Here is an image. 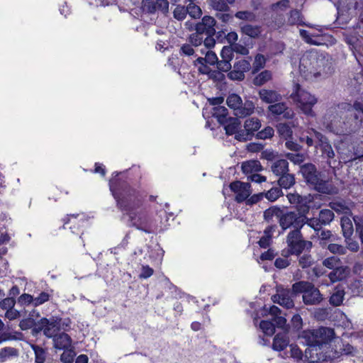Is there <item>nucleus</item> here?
<instances>
[{"instance_id":"f257e3e1","label":"nucleus","mask_w":363,"mask_h":363,"mask_svg":"<svg viewBox=\"0 0 363 363\" xmlns=\"http://www.w3.org/2000/svg\"><path fill=\"white\" fill-rule=\"evenodd\" d=\"M114 198L117 200L118 206L128 212L133 225L147 233H155L158 230V225L155 220L151 218L146 211H141L138 213L133 212L139 208L143 203L141 196L135 189L126 186L123 191L118 195L110 185Z\"/></svg>"},{"instance_id":"f03ea898","label":"nucleus","mask_w":363,"mask_h":363,"mask_svg":"<svg viewBox=\"0 0 363 363\" xmlns=\"http://www.w3.org/2000/svg\"><path fill=\"white\" fill-rule=\"evenodd\" d=\"M299 172L306 184L316 191L328 195L337 192L335 187L321 178V173L317 169L315 164L312 163L303 164L301 165Z\"/></svg>"},{"instance_id":"7ed1b4c3","label":"nucleus","mask_w":363,"mask_h":363,"mask_svg":"<svg viewBox=\"0 0 363 363\" xmlns=\"http://www.w3.org/2000/svg\"><path fill=\"white\" fill-rule=\"evenodd\" d=\"M290 98L296 103L298 107L307 116L314 117L315 112L313 111V106L318 102L317 98L311 95L309 92L302 89L299 84H296L294 86L293 92Z\"/></svg>"},{"instance_id":"20e7f679","label":"nucleus","mask_w":363,"mask_h":363,"mask_svg":"<svg viewBox=\"0 0 363 363\" xmlns=\"http://www.w3.org/2000/svg\"><path fill=\"white\" fill-rule=\"evenodd\" d=\"M293 290L296 294H302L303 301L305 305H318L323 300L320 290L315 285L308 281H301L293 284Z\"/></svg>"},{"instance_id":"39448f33","label":"nucleus","mask_w":363,"mask_h":363,"mask_svg":"<svg viewBox=\"0 0 363 363\" xmlns=\"http://www.w3.org/2000/svg\"><path fill=\"white\" fill-rule=\"evenodd\" d=\"M303 337L311 347H321L330 343L335 337L334 329L328 327H320L316 330L304 331Z\"/></svg>"},{"instance_id":"423d86ee","label":"nucleus","mask_w":363,"mask_h":363,"mask_svg":"<svg viewBox=\"0 0 363 363\" xmlns=\"http://www.w3.org/2000/svg\"><path fill=\"white\" fill-rule=\"evenodd\" d=\"M288 252L291 255L300 256L304 252H310L313 242L303 238V234L298 230H293L286 237Z\"/></svg>"},{"instance_id":"0eeeda50","label":"nucleus","mask_w":363,"mask_h":363,"mask_svg":"<svg viewBox=\"0 0 363 363\" xmlns=\"http://www.w3.org/2000/svg\"><path fill=\"white\" fill-rule=\"evenodd\" d=\"M227 105L235 111L237 117L244 118L251 115L255 110L252 101L247 100L242 103L241 97L236 94H230L226 99Z\"/></svg>"},{"instance_id":"6e6552de","label":"nucleus","mask_w":363,"mask_h":363,"mask_svg":"<svg viewBox=\"0 0 363 363\" xmlns=\"http://www.w3.org/2000/svg\"><path fill=\"white\" fill-rule=\"evenodd\" d=\"M84 215L70 214L63 219V228H69L74 234H80V238L84 242V229L89 228V220L84 218Z\"/></svg>"},{"instance_id":"1a4fd4ad","label":"nucleus","mask_w":363,"mask_h":363,"mask_svg":"<svg viewBox=\"0 0 363 363\" xmlns=\"http://www.w3.org/2000/svg\"><path fill=\"white\" fill-rule=\"evenodd\" d=\"M303 216H300L295 211H287L282 209L279 220V225L283 230L288 228H294V230L301 231L303 228Z\"/></svg>"},{"instance_id":"9d476101","label":"nucleus","mask_w":363,"mask_h":363,"mask_svg":"<svg viewBox=\"0 0 363 363\" xmlns=\"http://www.w3.org/2000/svg\"><path fill=\"white\" fill-rule=\"evenodd\" d=\"M298 294L294 293L293 288L290 290L282 286H277V294L272 296V300L274 303H279L280 306L289 309L294 307L293 297Z\"/></svg>"},{"instance_id":"9b49d317","label":"nucleus","mask_w":363,"mask_h":363,"mask_svg":"<svg viewBox=\"0 0 363 363\" xmlns=\"http://www.w3.org/2000/svg\"><path fill=\"white\" fill-rule=\"evenodd\" d=\"M261 127V122L257 118H250L245 121L244 129L240 130L235 138L239 141H247L252 139L255 132Z\"/></svg>"},{"instance_id":"f8f14e48","label":"nucleus","mask_w":363,"mask_h":363,"mask_svg":"<svg viewBox=\"0 0 363 363\" xmlns=\"http://www.w3.org/2000/svg\"><path fill=\"white\" fill-rule=\"evenodd\" d=\"M37 332L43 331L44 335L48 337H52L60 330V323L56 320H49L42 318L34 328Z\"/></svg>"},{"instance_id":"ddd939ff","label":"nucleus","mask_w":363,"mask_h":363,"mask_svg":"<svg viewBox=\"0 0 363 363\" xmlns=\"http://www.w3.org/2000/svg\"><path fill=\"white\" fill-rule=\"evenodd\" d=\"M230 188L236 194L235 201L238 203L246 201L252 193L251 185L249 182L235 181L230 184Z\"/></svg>"},{"instance_id":"4468645a","label":"nucleus","mask_w":363,"mask_h":363,"mask_svg":"<svg viewBox=\"0 0 363 363\" xmlns=\"http://www.w3.org/2000/svg\"><path fill=\"white\" fill-rule=\"evenodd\" d=\"M216 21L213 17L204 16L200 22L195 24V30L202 35H215L216 33Z\"/></svg>"},{"instance_id":"2eb2a0df","label":"nucleus","mask_w":363,"mask_h":363,"mask_svg":"<svg viewBox=\"0 0 363 363\" xmlns=\"http://www.w3.org/2000/svg\"><path fill=\"white\" fill-rule=\"evenodd\" d=\"M239 27L240 32L243 35H247L252 38H258L262 32V27L257 25L240 23Z\"/></svg>"},{"instance_id":"dca6fc26","label":"nucleus","mask_w":363,"mask_h":363,"mask_svg":"<svg viewBox=\"0 0 363 363\" xmlns=\"http://www.w3.org/2000/svg\"><path fill=\"white\" fill-rule=\"evenodd\" d=\"M261 100L267 104H273L281 100V96L274 90L262 89L259 91Z\"/></svg>"},{"instance_id":"f3484780","label":"nucleus","mask_w":363,"mask_h":363,"mask_svg":"<svg viewBox=\"0 0 363 363\" xmlns=\"http://www.w3.org/2000/svg\"><path fill=\"white\" fill-rule=\"evenodd\" d=\"M54 346L57 350L67 349L71 347L72 339L69 335L62 332L54 335Z\"/></svg>"},{"instance_id":"a211bd4d","label":"nucleus","mask_w":363,"mask_h":363,"mask_svg":"<svg viewBox=\"0 0 363 363\" xmlns=\"http://www.w3.org/2000/svg\"><path fill=\"white\" fill-rule=\"evenodd\" d=\"M350 270L347 267L339 265L328 274V278L331 282H337L345 279L349 274Z\"/></svg>"},{"instance_id":"6ab92c4d","label":"nucleus","mask_w":363,"mask_h":363,"mask_svg":"<svg viewBox=\"0 0 363 363\" xmlns=\"http://www.w3.org/2000/svg\"><path fill=\"white\" fill-rule=\"evenodd\" d=\"M317 74L321 75L322 74H330L332 72L331 62L325 57L320 55L315 57Z\"/></svg>"},{"instance_id":"aec40b11","label":"nucleus","mask_w":363,"mask_h":363,"mask_svg":"<svg viewBox=\"0 0 363 363\" xmlns=\"http://www.w3.org/2000/svg\"><path fill=\"white\" fill-rule=\"evenodd\" d=\"M289 344V339L287 334L284 332L282 333H278L275 335L272 348L277 351L284 350Z\"/></svg>"},{"instance_id":"412c9836","label":"nucleus","mask_w":363,"mask_h":363,"mask_svg":"<svg viewBox=\"0 0 363 363\" xmlns=\"http://www.w3.org/2000/svg\"><path fill=\"white\" fill-rule=\"evenodd\" d=\"M328 206L333 211L339 214H348L351 212L350 207L343 199L334 200L328 203Z\"/></svg>"},{"instance_id":"4be33fe9","label":"nucleus","mask_w":363,"mask_h":363,"mask_svg":"<svg viewBox=\"0 0 363 363\" xmlns=\"http://www.w3.org/2000/svg\"><path fill=\"white\" fill-rule=\"evenodd\" d=\"M241 123L238 118L229 117L224 125L225 133L228 135H237L239 133Z\"/></svg>"},{"instance_id":"5701e85b","label":"nucleus","mask_w":363,"mask_h":363,"mask_svg":"<svg viewBox=\"0 0 363 363\" xmlns=\"http://www.w3.org/2000/svg\"><path fill=\"white\" fill-rule=\"evenodd\" d=\"M271 169L275 175L279 177L289 172V162L286 160H278L272 164Z\"/></svg>"},{"instance_id":"b1692460","label":"nucleus","mask_w":363,"mask_h":363,"mask_svg":"<svg viewBox=\"0 0 363 363\" xmlns=\"http://www.w3.org/2000/svg\"><path fill=\"white\" fill-rule=\"evenodd\" d=\"M228 110L222 106H216L213 108L212 116L217 118L218 122L221 125H225L228 118Z\"/></svg>"},{"instance_id":"393cba45","label":"nucleus","mask_w":363,"mask_h":363,"mask_svg":"<svg viewBox=\"0 0 363 363\" xmlns=\"http://www.w3.org/2000/svg\"><path fill=\"white\" fill-rule=\"evenodd\" d=\"M296 183V179L294 174H291L287 172L286 174H284L279 176L278 179V184L281 188L284 189H289L293 186Z\"/></svg>"},{"instance_id":"a878e982","label":"nucleus","mask_w":363,"mask_h":363,"mask_svg":"<svg viewBox=\"0 0 363 363\" xmlns=\"http://www.w3.org/2000/svg\"><path fill=\"white\" fill-rule=\"evenodd\" d=\"M303 16L300 11L297 9H293L289 12V16L287 19V23L289 25L294 26V25H301V26H309L308 25L306 24L303 21Z\"/></svg>"},{"instance_id":"bb28decb","label":"nucleus","mask_w":363,"mask_h":363,"mask_svg":"<svg viewBox=\"0 0 363 363\" xmlns=\"http://www.w3.org/2000/svg\"><path fill=\"white\" fill-rule=\"evenodd\" d=\"M340 222L343 236L345 239H348L352 236L354 232L352 222L351 219L347 216L342 217Z\"/></svg>"},{"instance_id":"cd10ccee","label":"nucleus","mask_w":363,"mask_h":363,"mask_svg":"<svg viewBox=\"0 0 363 363\" xmlns=\"http://www.w3.org/2000/svg\"><path fill=\"white\" fill-rule=\"evenodd\" d=\"M282 209L278 206H272L264 211V220L269 223L272 221L273 218L276 216L280 220Z\"/></svg>"},{"instance_id":"c85d7f7f","label":"nucleus","mask_w":363,"mask_h":363,"mask_svg":"<svg viewBox=\"0 0 363 363\" xmlns=\"http://www.w3.org/2000/svg\"><path fill=\"white\" fill-rule=\"evenodd\" d=\"M310 252H304L298 257V265L302 269H307L312 267L315 264L314 258L309 253Z\"/></svg>"},{"instance_id":"c756f323","label":"nucleus","mask_w":363,"mask_h":363,"mask_svg":"<svg viewBox=\"0 0 363 363\" xmlns=\"http://www.w3.org/2000/svg\"><path fill=\"white\" fill-rule=\"evenodd\" d=\"M318 218L323 225H328L334 220L335 214L331 209H322L319 212Z\"/></svg>"},{"instance_id":"7c9ffc66","label":"nucleus","mask_w":363,"mask_h":363,"mask_svg":"<svg viewBox=\"0 0 363 363\" xmlns=\"http://www.w3.org/2000/svg\"><path fill=\"white\" fill-rule=\"evenodd\" d=\"M315 147L316 148L319 147L323 154L325 155L327 157L330 159L335 157V152L328 138L323 141V143L315 144Z\"/></svg>"},{"instance_id":"2f4dec72","label":"nucleus","mask_w":363,"mask_h":363,"mask_svg":"<svg viewBox=\"0 0 363 363\" xmlns=\"http://www.w3.org/2000/svg\"><path fill=\"white\" fill-rule=\"evenodd\" d=\"M228 3L226 0H211L210 6L213 9L220 11V12H228L230 10V6H228Z\"/></svg>"},{"instance_id":"473e14b6","label":"nucleus","mask_w":363,"mask_h":363,"mask_svg":"<svg viewBox=\"0 0 363 363\" xmlns=\"http://www.w3.org/2000/svg\"><path fill=\"white\" fill-rule=\"evenodd\" d=\"M35 353V363H44L46 359V351L42 347L33 345L31 346Z\"/></svg>"},{"instance_id":"72a5a7b5","label":"nucleus","mask_w":363,"mask_h":363,"mask_svg":"<svg viewBox=\"0 0 363 363\" xmlns=\"http://www.w3.org/2000/svg\"><path fill=\"white\" fill-rule=\"evenodd\" d=\"M344 296V290L337 289L331 295L329 299V302L333 306H339L343 301Z\"/></svg>"},{"instance_id":"f704fd0d","label":"nucleus","mask_w":363,"mask_h":363,"mask_svg":"<svg viewBox=\"0 0 363 363\" xmlns=\"http://www.w3.org/2000/svg\"><path fill=\"white\" fill-rule=\"evenodd\" d=\"M76 357V352L73 347H69L67 349H63V352L60 356V360L63 363H73Z\"/></svg>"},{"instance_id":"c9c22d12","label":"nucleus","mask_w":363,"mask_h":363,"mask_svg":"<svg viewBox=\"0 0 363 363\" xmlns=\"http://www.w3.org/2000/svg\"><path fill=\"white\" fill-rule=\"evenodd\" d=\"M272 78V74L268 70H264L256 76L253 79V84L256 86H262Z\"/></svg>"},{"instance_id":"e433bc0d","label":"nucleus","mask_w":363,"mask_h":363,"mask_svg":"<svg viewBox=\"0 0 363 363\" xmlns=\"http://www.w3.org/2000/svg\"><path fill=\"white\" fill-rule=\"evenodd\" d=\"M235 18L247 22H254L256 21V15L250 11H239L235 14Z\"/></svg>"},{"instance_id":"4c0bfd02","label":"nucleus","mask_w":363,"mask_h":363,"mask_svg":"<svg viewBox=\"0 0 363 363\" xmlns=\"http://www.w3.org/2000/svg\"><path fill=\"white\" fill-rule=\"evenodd\" d=\"M304 218L303 226L306 224L316 232H319L322 230L323 225L318 218H309L307 216H304Z\"/></svg>"},{"instance_id":"58836bf2","label":"nucleus","mask_w":363,"mask_h":363,"mask_svg":"<svg viewBox=\"0 0 363 363\" xmlns=\"http://www.w3.org/2000/svg\"><path fill=\"white\" fill-rule=\"evenodd\" d=\"M186 10H188L187 14H189L194 19H199L202 16V10L196 4H189L186 6Z\"/></svg>"},{"instance_id":"ea45409f","label":"nucleus","mask_w":363,"mask_h":363,"mask_svg":"<svg viewBox=\"0 0 363 363\" xmlns=\"http://www.w3.org/2000/svg\"><path fill=\"white\" fill-rule=\"evenodd\" d=\"M277 128L279 135L286 140L292 135V130L286 123H280L277 125Z\"/></svg>"},{"instance_id":"a19ab883","label":"nucleus","mask_w":363,"mask_h":363,"mask_svg":"<svg viewBox=\"0 0 363 363\" xmlns=\"http://www.w3.org/2000/svg\"><path fill=\"white\" fill-rule=\"evenodd\" d=\"M187 13L188 10L185 6L178 4L173 11V16L176 20L182 21L186 18Z\"/></svg>"},{"instance_id":"79ce46f5","label":"nucleus","mask_w":363,"mask_h":363,"mask_svg":"<svg viewBox=\"0 0 363 363\" xmlns=\"http://www.w3.org/2000/svg\"><path fill=\"white\" fill-rule=\"evenodd\" d=\"M287 197L291 203L300 204L303 202H311L313 200V198L311 196V195H309L308 199L306 196L303 197L298 194H289Z\"/></svg>"},{"instance_id":"37998d69","label":"nucleus","mask_w":363,"mask_h":363,"mask_svg":"<svg viewBox=\"0 0 363 363\" xmlns=\"http://www.w3.org/2000/svg\"><path fill=\"white\" fill-rule=\"evenodd\" d=\"M265 197L270 201H274L282 195V191L279 187H273L267 192L264 193Z\"/></svg>"},{"instance_id":"c03bdc74","label":"nucleus","mask_w":363,"mask_h":363,"mask_svg":"<svg viewBox=\"0 0 363 363\" xmlns=\"http://www.w3.org/2000/svg\"><path fill=\"white\" fill-rule=\"evenodd\" d=\"M259 327L267 335H272L275 333V328L272 321L262 320Z\"/></svg>"},{"instance_id":"a18cd8bd","label":"nucleus","mask_w":363,"mask_h":363,"mask_svg":"<svg viewBox=\"0 0 363 363\" xmlns=\"http://www.w3.org/2000/svg\"><path fill=\"white\" fill-rule=\"evenodd\" d=\"M340 259L335 256L328 257L325 259L323 262V266L330 269H334L335 268L340 265Z\"/></svg>"},{"instance_id":"49530a36","label":"nucleus","mask_w":363,"mask_h":363,"mask_svg":"<svg viewBox=\"0 0 363 363\" xmlns=\"http://www.w3.org/2000/svg\"><path fill=\"white\" fill-rule=\"evenodd\" d=\"M286 104L285 103H277L268 107L269 111L274 116H281L284 112Z\"/></svg>"},{"instance_id":"de8ad7c7","label":"nucleus","mask_w":363,"mask_h":363,"mask_svg":"<svg viewBox=\"0 0 363 363\" xmlns=\"http://www.w3.org/2000/svg\"><path fill=\"white\" fill-rule=\"evenodd\" d=\"M142 9L143 11L153 14L156 12L155 1L154 0H142Z\"/></svg>"},{"instance_id":"09e8293b","label":"nucleus","mask_w":363,"mask_h":363,"mask_svg":"<svg viewBox=\"0 0 363 363\" xmlns=\"http://www.w3.org/2000/svg\"><path fill=\"white\" fill-rule=\"evenodd\" d=\"M286 157L295 164H301L306 159L302 153H287Z\"/></svg>"},{"instance_id":"8fccbe9b","label":"nucleus","mask_w":363,"mask_h":363,"mask_svg":"<svg viewBox=\"0 0 363 363\" xmlns=\"http://www.w3.org/2000/svg\"><path fill=\"white\" fill-rule=\"evenodd\" d=\"M169 5L168 0H155L156 11H161L164 15L169 13Z\"/></svg>"},{"instance_id":"3c124183","label":"nucleus","mask_w":363,"mask_h":363,"mask_svg":"<svg viewBox=\"0 0 363 363\" xmlns=\"http://www.w3.org/2000/svg\"><path fill=\"white\" fill-rule=\"evenodd\" d=\"M233 68L245 74L250 70V63L246 60H241L234 64Z\"/></svg>"},{"instance_id":"603ef678","label":"nucleus","mask_w":363,"mask_h":363,"mask_svg":"<svg viewBox=\"0 0 363 363\" xmlns=\"http://www.w3.org/2000/svg\"><path fill=\"white\" fill-rule=\"evenodd\" d=\"M50 294L45 291H42L37 297L34 298V306H38L48 301Z\"/></svg>"},{"instance_id":"864d4df0","label":"nucleus","mask_w":363,"mask_h":363,"mask_svg":"<svg viewBox=\"0 0 363 363\" xmlns=\"http://www.w3.org/2000/svg\"><path fill=\"white\" fill-rule=\"evenodd\" d=\"M328 250L333 254L345 255L346 253V248L339 244L331 243L328 245Z\"/></svg>"},{"instance_id":"5fc2aeb1","label":"nucleus","mask_w":363,"mask_h":363,"mask_svg":"<svg viewBox=\"0 0 363 363\" xmlns=\"http://www.w3.org/2000/svg\"><path fill=\"white\" fill-rule=\"evenodd\" d=\"M18 302L21 306H28L33 304L34 306V298L28 294H23L18 299Z\"/></svg>"},{"instance_id":"6e6d98bb","label":"nucleus","mask_w":363,"mask_h":363,"mask_svg":"<svg viewBox=\"0 0 363 363\" xmlns=\"http://www.w3.org/2000/svg\"><path fill=\"white\" fill-rule=\"evenodd\" d=\"M217 69L222 72H228L231 68L232 65L230 64V61L222 59L221 60H218L216 63Z\"/></svg>"},{"instance_id":"4d7b16f0","label":"nucleus","mask_w":363,"mask_h":363,"mask_svg":"<svg viewBox=\"0 0 363 363\" xmlns=\"http://www.w3.org/2000/svg\"><path fill=\"white\" fill-rule=\"evenodd\" d=\"M274 129L272 127L267 126L257 133V138L262 140L269 138L274 135Z\"/></svg>"},{"instance_id":"13d9d810","label":"nucleus","mask_w":363,"mask_h":363,"mask_svg":"<svg viewBox=\"0 0 363 363\" xmlns=\"http://www.w3.org/2000/svg\"><path fill=\"white\" fill-rule=\"evenodd\" d=\"M16 303V299L13 297H7L3 298L0 302V306L2 309L9 310L12 308Z\"/></svg>"},{"instance_id":"bf43d9fd","label":"nucleus","mask_w":363,"mask_h":363,"mask_svg":"<svg viewBox=\"0 0 363 363\" xmlns=\"http://www.w3.org/2000/svg\"><path fill=\"white\" fill-rule=\"evenodd\" d=\"M208 78L213 80L214 82H221L225 79V76L220 70H211L208 72Z\"/></svg>"},{"instance_id":"052dcab7","label":"nucleus","mask_w":363,"mask_h":363,"mask_svg":"<svg viewBox=\"0 0 363 363\" xmlns=\"http://www.w3.org/2000/svg\"><path fill=\"white\" fill-rule=\"evenodd\" d=\"M265 58L263 55L257 54L255 56V62L253 63V67L255 71H258L261 68L264 67L265 65Z\"/></svg>"},{"instance_id":"680f3d73","label":"nucleus","mask_w":363,"mask_h":363,"mask_svg":"<svg viewBox=\"0 0 363 363\" xmlns=\"http://www.w3.org/2000/svg\"><path fill=\"white\" fill-rule=\"evenodd\" d=\"M201 35L202 34L198 33V32L196 31V33L190 35L189 42L191 44V45L196 47L201 45L203 43V37H201Z\"/></svg>"},{"instance_id":"e2e57ef3","label":"nucleus","mask_w":363,"mask_h":363,"mask_svg":"<svg viewBox=\"0 0 363 363\" xmlns=\"http://www.w3.org/2000/svg\"><path fill=\"white\" fill-rule=\"evenodd\" d=\"M220 56L222 59L231 61L233 58V50L232 47L225 46L221 50Z\"/></svg>"},{"instance_id":"0e129e2a","label":"nucleus","mask_w":363,"mask_h":363,"mask_svg":"<svg viewBox=\"0 0 363 363\" xmlns=\"http://www.w3.org/2000/svg\"><path fill=\"white\" fill-rule=\"evenodd\" d=\"M291 357L296 360H301L303 357L302 351L298 348L297 345H290Z\"/></svg>"},{"instance_id":"69168bd1","label":"nucleus","mask_w":363,"mask_h":363,"mask_svg":"<svg viewBox=\"0 0 363 363\" xmlns=\"http://www.w3.org/2000/svg\"><path fill=\"white\" fill-rule=\"evenodd\" d=\"M257 165L256 160H250L247 162H245L242 164V170L244 173L248 174L254 172V167Z\"/></svg>"},{"instance_id":"338daca9","label":"nucleus","mask_w":363,"mask_h":363,"mask_svg":"<svg viewBox=\"0 0 363 363\" xmlns=\"http://www.w3.org/2000/svg\"><path fill=\"white\" fill-rule=\"evenodd\" d=\"M228 77L231 80L242 81L245 79V74L233 68L232 71L228 72Z\"/></svg>"},{"instance_id":"774afa93","label":"nucleus","mask_w":363,"mask_h":363,"mask_svg":"<svg viewBox=\"0 0 363 363\" xmlns=\"http://www.w3.org/2000/svg\"><path fill=\"white\" fill-rule=\"evenodd\" d=\"M356 233L359 235L363 233V217L362 216H354L353 218Z\"/></svg>"}]
</instances>
